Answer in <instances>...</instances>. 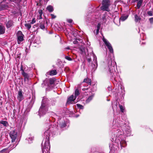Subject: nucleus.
Here are the masks:
<instances>
[{
  "mask_svg": "<svg viewBox=\"0 0 153 153\" xmlns=\"http://www.w3.org/2000/svg\"><path fill=\"white\" fill-rule=\"evenodd\" d=\"M112 128L111 141L118 145L120 144L122 147L126 146V137L130 136L131 134L130 127L126 126L124 120L120 121L118 118V119L114 120Z\"/></svg>",
  "mask_w": 153,
  "mask_h": 153,
  "instance_id": "obj_1",
  "label": "nucleus"
},
{
  "mask_svg": "<svg viewBox=\"0 0 153 153\" xmlns=\"http://www.w3.org/2000/svg\"><path fill=\"white\" fill-rule=\"evenodd\" d=\"M108 68L110 76L112 79H114L116 82L120 81V78L118 73L115 71L116 68V63L110 58L108 62Z\"/></svg>",
  "mask_w": 153,
  "mask_h": 153,
  "instance_id": "obj_2",
  "label": "nucleus"
},
{
  "mask_svg": "<svg viewBox=\"0 0 153 153\" xmlns=\"http://www.w3.org/2000/svg\"><path fill=\"white\" fill-rule=\"evenodd\" d=\"M50 130H47L44 134V139L42 144V153H50L49 152L50 148L49 137Z\"/></svg>",
  "mask_w": 153,
  "mask_h": 153,
  "instance_id": "obj_3",
  "label": "nucleus"
},
{
  "mask_svg": "<svg viewBox=\"0 0 153 153\" xmlns=\"http://www.w3.org/2000/svg\"><path fill=\"white\" fill-rule=\"evenodd\" d=\"M50 105V100L46 97H43L42 100L41 105L39 111V115L41 117L46 114L48 111V107Z\"/></svg>",
  "mask_w": 153,
  "mask_h": 153,
  "instance_id": "obj_4",
  "label": "nucleus"
},
{
  "mask_svg": "<svg viewBox=\"0 0 153 153\" xmlns=\"http://www.w3.org/2000/svg\"><path fill=\"white\" fill-rule=\"evenodd\" d=\"M22 0H4L2 2L0 6V10H2L7 9L8 8L14 7L15 5L12 3L13 2L18 6L20 4V2Z\"/></svg>",
  "mask_w": 153,
  "mask_h": 153,
  "instance_id": "obj_5",
  "label": "nucleus"
},
{
  "mask_svg": "<svg viewBox=\"0 0 153 153\" xmlns=\"http://www.w3.org/2000/svg\"><path fill=\"white\" fill-rule=\"evenodd\" d=\"M102 6L101 7V9L103 11L109 12L110 10L108 8L110 5V2L108 0H103L102 2Z\"/></svg>",
  "mask_w": 153,
  "mask_h": 153,
  "instance_id": "obj_6",
  "label": "nucleus"
},
{
  "mask_svg": "<svg viewBox=\"0 0 153 153\" xmlns=\"http://www.w3.org/2000/svg\"><path fill=\"white\" fill-rule=\"evenodd\" d=\"M57 123L58 128H60L61 131L63 130V128L66 126V122L63 118H61L58 120Z\"/></svg>",
  "mask_w": 153,
  "mask_h": 153,
  "instance_id": "obj_7",
  "label": "nucleus"
},
{
  "mask_svg": "<svg viewBox=\"0 0 153 153\" xmlns=\"http://www.w3.org/2000/svg\"><path fill=\"white\" fill-rule=\"evenodd\" d=\"M10 136L12 139V142H14L16 138L17 132L15 130H13L10 131Z\"/></svg>",
  "mask_w": 153,
  "mask_h": 153,
  "instance_id": "obj_8",
  "label": "nucleus"
},
{
  "mask_svg": "<svg viewBox=\"0 0 153 153\" xmlns=\"http://www.w3.org/2000/svg\"><path fill=\"white\" fill-rule=\"evenodd\" d=\"M24 35L22 32L20 31H19L17 33V42L19 44H20L21 42L23 40Z\"/></svg>",
  "mask_w": 153,
  "mask_h": 153,
  "instance_id": "obj_9",
  "label": "nucleus"
},
{
  "mask_svg": "<svg viewBox=\"0 0 153 153\" xmlns=\"http://www.w3.org/2000/svg\"><path fill=\"white\" fill-rule=\"evenodd\" d=\"M92 54L94 58L93 61L94 62V63H92V67L94 70V71L96 69L97 66V58L96 56L94 54V53L92 52Z\"/></svg>",
  "mask_w": 153,
  "mask_h": 153,
  "instance_id": "obj_10",
  "label": "nucleus"
},
{
  "mask_svg": "<svg viewBox=\"0 0 153 153\" xmlns=\"http://www.w3.org/2000/svg\"><path fill=\"white\" fill-rule=\"evenodd\" d=\"M20 70L21 71V73L23 76L24 77V80H26V79L28 80L29 76L28 74L24 72V70L23 69V66L22 65L20 68Z\"/></svg>",
  "mask_w": 153,
  "mask_h": 153,
  "instance_id": "obj_11",
  "label": "nucleus"
},
{
  "mask_svg": "<svg viewBox=\"0 0 153 153\" xmlns=\"http://www.w3.org/2000/svg\"><path fill=\"white\" fill-rule=\"evenodd\" d=\"M76 99H75L73 95H71L68 98L67 101L68 103H76L77 102L76 101H75Z\"/></svg>",
  "mask_w": 153,
  "mask_h": 153,
  "instance_id": "obj_12",
  "label": "nucleus"
},
{
  "mask_svg": "<svg viewBox=\"0 0 153 153\" xmlns=\"http://www.w3.org/2000/svg\"><path fill=\"white\" fill-rule=\"evenodd\" d=\"M102 40L103 42H104L105 45L107 48L110 47L111 45V44L106 39H105L104 37H103L102 38Z\"/></svg>",
  "mask_w": 153,
  "mask_h": 153,
  "instance_id": "obj_13",
  "label": "nucleus"
},
{
  "mask_svg": "<svg viewBox=\"0 0 153 153\" xmlns=\"http://www.w3.org/2000/svg\"><path fill=\"white\" fill-rule=\"evenodd\" d=\"M134 17L135 18L134 21L136 22H140L141 19L140 16L137 14H135Z\"/></svg>",
  "mask_w": 153,
  "mask_h": 153,
  "instance_id": "obj_14",
  "label": "nucleus"
},
{
  "mask_svg": "<svg viewBox=\"0 0 153 153\" xmlns=\"http://www.w3.org/2000/svg\"><path fill=\"white\" fill-rule=\"evenodd\" d=\"M5 27L2 25H0V35L3 34L5 33Z\"/></svg>",
  "mask_w": 153,
  "mask_h": 153,
  "instance_id": "obj_15",
  "label": "nucleus"
},
{
  "mask_svg": "<svg viewBox=\"0 0 153 153\" xmlns=\"http://www.w3.org/2000/svg\"><path fill=\"white\" fill-rule=\"evenodd\" d=\"M33 43L37 44H39L41 43V41L39 37H36L33 41Z\"/></svg>",
  "mask_w": 153,
  "mask_h": 153,
  "instance_id": "obj_16",
  "label": "nucleus"
},
{
  "mask_svg": "<svg viewBox=\"0 0 153 153\" xmlns=\"http://www.w3.org/2000/svg\"><path fill=\"white\" fill-rule=\"evenodd\" d=\"M137 1V8L139 9L140 8L142 4L143 0H135V1Z\"/></svg>",
  "mask_w": 153,
  "mask_h": 153,
  "instance_id": "obj_17",
  "label": "nucleus"
},
{
  "mask_svg": "<svg viewBox=\"0 0 153 153\" xmlns=\"http://www.w3.org/2000/svg\"><path fill=\"white\" fill-rule=\"evenodd\" d=\"M13 25V22L11 20L8 21L6 24V27L7 28L10 27Z\"/></svg>",
  "mask_w": 153,
  "mask_h": 153,
  "instance_id": "obj_18",
  "label": "nucleus"
},
{
  "mask_svg": "<svg viewBox=\"0 0 153 153\" xmlns=\"http://www.w3.org/2000/svg\"><path fill=\"white\" fill-rule=\"evenodd\" d=\"M0 124H2L5 127H7L9 126L8 123L6 121L1 120L0 121Z\"/></svg>",
  "mask_w": 153,
  "mask_h": 153,
  "instance_id": "obj_19",
  "label": "nucleus"
},
{
  "mask_svg": "<svg viewBox=\"0 0 153 153\" xmlns=\"http://www.w3.org/2000/svg\"><path fill=\"white\" fill-rule=\"evenodd\" d=\"M46 9L50 12H52L53 10V7L51 5L48 6L46 8Z\"/></svg>",
  "mask_w": 153,
  "mask_h": 153,
  "instance_id": "obj_20",
  "label": "nucleus"
},
{
  "mask_svg": "<svg viewBox=\"0 0 153 153\" xmlns=\"http://www.w3.org/2000/svg\"><path fill=\"white\" fill-rule=\"evenodd\" d=\"M79 50L80 51V53L82 54H85V51L86 49L84 47H82L80 48Z\"/></svg>",
  "mask_w": 153,
  "mask_h": 153,
  "instance_id": "obj_21",
  "label": "nucleus"
},
{
  "mask_svg": "<svg viewBox=\"0 0 153 153\" xmlns=\"http://www.w3.org/2000/svg\"><path fill=\"white\" fill-rule=\"evenodd\" d=\"M128 16L127 15L122 16L119 19V21H124L127 19Z\"/></svg>",
  "mask_w": 153,
  "mask_h": 153,
  "instance_id": "obj_22",
  "label": "nucleus"
},
{
  "mask_svg": "<svg viewBox=\"0 0 153 153\" xmlns=\"http://www.w3.org/2000/svg\"><path fill=\"white\" fill-rule=\"evenodd\" d=\"M83 82L86 83L88 84V85H90L91 84V79L87 78L84 80Z\"/></svg>",
  "mask_w": 153,
  "mask_h": 153,
  "instance_id": "obj_23",
  "label": "nucleus"
},
{
  "mask_svg": "<svg viewBox=\"0 0 153 153\" xmlns=\"http://www.w3.org/2000/svg\"><path fill=\"white\" fill-rule=\"evenodd\" d=\"M57 74V71L56 70H51L49 72V75L51 76H53Z\"/></svg>",
  "mask_w": 153,
  "mask_h": 153,
  "instance_id": "obj_24",
  "label": "nucleus"
},
{
  "mask_svg": "<svg viewBox=\"0 0 153 153\" xmlns=\"http://www.w3.org/2000/svg\"><path fill=\"white\" fill-rule=\"evenodd\" d=\"M79 94V92L78 89H76L74 93V98L75 99H76Z\"/></svg>",
  "mask_w": 153,
  "mask_h": 153,
  "instance_id": "obj_25",
  "label": "nucleus"
},
{
  "mask_svg": "<svg viewBox=\"0 0 153 153\" xmlns=\"http://www.w3.org/2000/svg\"><path fill=\"white\" fill-rule=\"evenodd\" d=\"M94 96V95H92L89 97L87 98L86 100V102L87 103H88L90 102L91 100H92Z\"/></svg>",
  "mask_w": 153,
  "mask_h": 153,
  "instance_id": "obj_26",
  "label": "nucleus"
},
{
  "mask_svg": "<svg viewBox=\"0 0 153 153\" xmlns=\"http://www.w3.org/2000/svg\"><path fill=\"white\" fill-rule=\"evenodd\" d=\"M22 97V91H19L18 92V98L20 101H21Z\"/></svg>",
  "mask_w": 153,
  "mask_h": 153,
  "instance_id": "obj_27",
  "label": "nucleus"
},
{
  "mask_svg": "<svg viewBox=\"0 0 153 153\" xmlns=\"http://www.w3.org/2000/svg\"><path fill=\"white\" fill-rule=\"evenodd\" d=\"M114 105L113 104L112 105V108L114 111L117 110V102H114Z\"/></svg>",
  "mask_w": 153,
  "mask_h": 153,
  "instance_id": "obj_28",
  "label": "nucleus"
},
{
  "mask_svg": "<svg viewBox=\"0 0 153 153\" xmlns=\"http://www.w3.org/2000/svg\"><path fill=\"white\" fill-rule=\"evenodd\" d=\"M33 140V137L30 136L28 138V143H32V140Z\"/></svg>",
  "mask_w": 153,
  "mask_h": 153,
  "instance_id": "obj_29",
  "label": "nucleus"
},
{
  "mask_svg": "<svg viewBox=\"0 0 153 153\" xmlns=\"http://www.w3.org/2000/svg\"><path fill=\"white\" fill-rule=\"evenodd\" d=\"M43 13V11L42 10H40L39 11V19H41L42 18V15Z\"/></svg>",
  "mask_w": 153,
  "mask_h": 153,
  "instance_id": "obj_30",
  "label": "nucleus"
},
{
  "mask_svg": "<svg viewBox=\"0 0 153 153\" xmlns=\"http://www.w3.org/2000/svg\"><path fill=\"white\" fill-rule=\"evenodd\" d=\"M25 26L29 30L31 27V24L26 23L25 24Z\"/></svg>",
  "mask_w": 153,
  "mask_h": 153,
  "instance_id": "obj_31",
  "label": "nucleus"
},
{
  "mask_svg": "<svg viewBox=\"0 0 153 153\" xmlns=\"http://www.w3.org/2000/svg\"><path fill=\"white\" fill-rule=\"evenodd\" d=\"M111 53H113V50L111 45L107 48Z\"/></svg>",
  "mask_w": 153,
  "mask_h": 153,
  "instance_id": "obj_32",
  "label": "nucleus"
},
{
  "mask_svg": "<svg viewBox=\"0 0 153 153\" xmlns=\"http://www.w3.org/2000/svg\"><path fill=\"white\" fill-rule=\"evenodd\" d=\"M55 81V79H49V83L51 85L54 84Z\"/></svg>",
  "mask_w": 153,
  "mask_h": 153,
  "instance_id": "obj_33",
  "label": "nucleus"
},
{
  "mask_svg": "<svg viewBox=\"0 0 153 153\" xmlns=\"http://www.w3.org/2000/svg\"><path fill=\"white\" fill-rule=\"evenodd\" d=\"M81 89L83 91H85L87 90L88 89V88L87 86H85L83 85L82 86H81Z\"/></svg>",
  "mask_w": 153,
  "mask_h": 153,
  "instance_id": "obj_34",
  "label": "nucleus"
},
{
  "mask_svg": "<svg viewBox=\"0 0 153 153\" xmlns=\"http://www.w3.org/2000/svg\"><path fill=\"white\" fill-rule=\"evenodd\" d=\"M77 106L79 109H82L84 108V106L80 104H77Z\"/></svg>",
  "mask_w": 153,
  "mask_h": 153,
  "instance_id": "obj_35",
  "label": "nucleus"
},
{
  "mask_svg": "<svg viewBox=\"0 0 153 153\" xmlns=\"http://www.w3.org/2000/svg\"><path fill=\"white\" fill-rule=\"evenodd\" d=\"M56 102L55 100H50V104L52 105H55Z\"/></svg>",
  "mask_w": 153,
  "mask_h": 153,
  "instance_id": "obj_36",
  "label": "nucleus"
},
{
  "mask_svg": "<svg viewBox=\"0 0 153 153\" xmlns=\"http://www.w3.org/2000/svg\"><path fill=\"white\" fill-rule=\"evenodd\" d=\"M39 27L42 30H44L45 29V26L43 24H40Z\"/></svg>",
  "mask_w": 153,
  "mask_h": 153,
  "instance_id": "obj_37",
  "label": "nucleus"
},
{
  "mask_svg": "<svg viewBox=\"0 0 153 153\" xmlns=\"http://www.w3.org/2000/svg\"><path fill=\"white\" fill-rule=\"evenodd\" d=\"M120 109L121 111L123 112L124 111V107H123L122 105H119Z\"/></svg>",
  "mask_w": 153,
  "mask_h": 153,
  "instance_id": "obj_38",
  "label": "nucleus"
},
{
  "mask_svg": "<svg viewBox=\"0 0 153 153\" xmlns=\"http://www.w3.org/2000/svg\"><path fill=\"white\" fill-rule=\"evenodd\" d=\"M153 12L152 11H149L147 12V14L149 16H152Z\"/></svg>",
  "mask_w": 153,
  "mask_h": 153,
  "instance_id": "obj_39",
  "label": "nucleus"
},
{
  "mask_svg": "<svg viewBox=\"0 0 153 153\" xmlns=\"http://www.w3.org/2000/svg\"><path fill=\"white\" fill-rule=\"evenodd\" d=\"M65 59L68 61L72 60V58L68 56H65Z\"/></svg>",
  "mask_w": 153,
  "mask_h": 153,
  "instance_id": "obj_40",
  "label": "nucleus"
},
{
  "mask_svg": "<svg viewBox=\"0 0 153 153\" xmlns=\"http://www.w3.org/2000/svg\"><path fill=\"white\" fill-rule=\"evenodd\" d=\"M149 20L151 24H153V17L149 18Z\"/></svg>",
  "mask_w": 153,
  "mask_h": 153,
  "instance_id": "obj_41",
  "label": "nucleus"
},
{
  "mask_svg": "<svg viewBox=\"0 0 153 153\" xmlns=\"http://www.w3.org/2000/svg\"><path fill=\"white\" fill-rule=\"evenodd\" d=\"M109 148L111 150H114L113 148H114V147H113V145L112 144L110 145Z\"/></svg>",
  "mask_w": 153,
  "mask_h": 153,
  "instance_id": "obj_42",
  "label": "nucleus"
},
{
  "mask_svg": "<svg viewBox=\"0 0 153 153\" xmlns=\"http://www.w3.org/2000/svg\"><path fill=\"white\" fill-rule=\"evenodd\" d=\"M36 22V20L35 18L33 19L31 21V22H30L31 24H33Z\"/></svg>",
  "mask_w": 153,
  "mask_h": 153,
  "instance_id": "obj_43",
  "label": "nucleus"
},
{
  "mask_svg": "<svg viewBox=\"0 0 153 153\" xmlns=\"http://www.w3.org/2000/svg\"><path fill=\"white\" fill-rule=\"evenodd\" d=\"M67 21L69 23H71L73 21L71 19H67Z\"/></svg>",
  "mask_w": 153,
  "mask_h": 153,
  "instance_id": "obj_44",
  "label": "nucleus"
},
{
  "mask_svg": "<svg viewBox=\"0 0 153 153\" xmlns=\"http://www.w3.org/2000/svg\"><path fill=\"white\" fill-rule=\"evenodd\" d=\"M100 27H101V24H100V23H98L97 25V29L100 30Z\"/></svg>",
  "mask_w": 153,
  "mask_h": 153,
  "instance_id": "obj_45",
  "label": "nucleus"
},
{
  "mask_svg": "<svg viewBox=\"0 0 153 153\" xmlns=\"http://www.w3.org/2000/svg\"><path fill=\"white\" fill-rule=\"evenodd\" d=\"M51 16L52 19H54L56 18V16L54 15V14H51Z\"/></svg>",
  "mask_w": 153,
  "mask_h": 153,
  "instance_id": "obj_46",
  "label": "nucleus"
},
{
  "mask_svg": "<svg viewBox=\"0 0 153 153\" xmlns=\"http://www.w3.org/2000/svg\"><path fill=\"white\" fill-rule=\"evenodd\" d=\"M91 58H88V59H87V61H88L89 62H90L91 61Z\"/></svg>",
  "mask_w": 153,
  "mask_h": 153,
  "instance_id": "obj_47",
  "label": "nucleus"
},
{
  "mask_svg": "<svg viewBox=\"0 0 153 153\" xmlns=\"http://www.w3.org/2000/svg\"><path fill=\"white\" fill-rule=\"evenodd\" d=\"M99 30H100L99 29H97V30H96V34L97 35L98 33Z\"/></svg>",
  "mask_w": 153,
  "mask_h": 153,
  "instance_id": "obj_48",
  "label": "nucleus"
},
{
  "mask_svg": "<svg viewBox=\"0 0 153 153\" xmlns=\"http://www.w3.org/2000/svg\"><path fill=\"white\" fill-rule=\"evenodd\" d=\"M6 150V149H3V150H2L1 152H1V153H3V152H5V151Z\"/></svg>",
  "mask_w": 153,
  "mask_h": 153,
  "instance_id": "obj_49",
  "label": "nucleus"
},
{
  "mask_svg": "<svg viewBox=\"0 0 153 153\" xmlns=\"http://www.w3.org/2000/svg\"><path fill=\"white\" fill-rule=\"evenodd\" d=\"M74 43V44H77L76 43V41H74V42H73Z\"/></svg>",
  "mask_w": 153,
  "mask_h": 153,
  "instance_id": "obj_50",
  "label": "nucleus"
},
{
  "mask_svg": "<svg viewBox=\"0 0 153 153\" xmlns=\"http://www.w3.org/2000/svg\"><path fill=\"white\" fill-rule=\"evenodd\" d=\"M140 43L141 44H144V42H143L141 43V41L140 42Z\"/></svg>",
  "mask_w": 153,
  "mask_h": 153,
  "instance_id": "obj_51",
  "label": "nucleus"
},
{
  "mask_svg": "<svg viewBox=\"0 0 153 153\" xmlns=\"http://www.w3.org/2000/svg\"><path fill=\"white\" fill-rule=\"evenodd\" d=\"M140 35H141V36L142 35H143V36L144 35V34L143 33L142 34H141Z\"/></svg>",
  "mask_w": 153,
  "mask_h": 153,
  "instance_id": "obj_52",
  "label": "nucleus"
},
{
  "mask_svg": "<svg viewBox=\"0 0 153 153\" xmlns=\"http://www.w3.org/2000/svg\"><path fill=\"white\" fill-rule=\"evenodd\" d=\"M79 116V115H76V117H78Z\"/></svg>",
  "mask_w": 153,
  "mask_h": 153,
  "instance_id": "obj_53",
  "label": "nucleus"
},
{
  "mask_svg": "<svg viewBox=\"0 0 153 153\" xmlns=\"http://www.w3.org/2000/svg\"><path fill=\"white\" fill-rule=\"evenodd\" d=\"M130 1L131 0H128V1H129V2H130Z\"/></svg>",
  "mask_w": 153,
  "mask_h": 153,
  "instance_id": "obj_54",
  "label": "nucleus"
},
{
  "mask_svg": "<svg viewBox=\"0 0 153 153\" xmlns=\"http://www.w3.org/2000/svg\"><path fill=\"white\" fill-rule=\"evenodd\" d=\"M145 39V38H143V40H144Z\"/></svg>",
  "mask_w": 153,
  "mask_h": 153,
  "instance_id": "obj_55",
  "label": "nucleus"
},
{
  "mask_svg": "<svg viewBox=\"0 0 153 153\" xmlns=\"http://www.w3.org/2000/svg\"><path fill=\"white\" fill-rule=\"evenodd\" d=\"M109 100H107V101H109Z\"/></svg>",
  "mask_w": 153,
  "mask_h": 153,
  "instance_id": "obj_56",
  "label": "nucleus"
},
{
  "mask_svg": "<svg viewBox=\"0 0 153 153\" xmlns=\"http://www.w3.org/2000/svg\"><path fill=\"white\" fill-rule=\"evenodd\" d=\"M28 138H27L26 139V140H28Z\"/></svg>",
  "mask_w": 153,
  "mask_h": 153,
  "instance_id": "obj_57",
  "label": "nucleus"
}]
</instances>
